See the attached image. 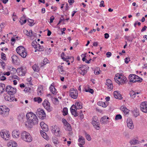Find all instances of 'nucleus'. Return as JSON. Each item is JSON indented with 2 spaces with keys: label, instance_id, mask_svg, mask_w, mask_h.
Here are the masks:
<instances>
[{
  "label": "nucleus",
  "instance_id": "nucleus-23",
  "mask_svg": "<svg viewBox=\"0 0 147 147\" xmlns=\"http://www.w3.org/2000/svg\"><path fill=\"white\" fill-rule=\"evenodd\" d=\"M12 133L13 137L16 138L19 137L20 135V132L16 130L13 131Z\"/></svg>",
  "mask_w": 147,
  "mask_h": 147
},
{
  "label": "nucleus",
  "instance_id": "nucleus-39",
  "mask_svg": "<svg viewBox=\"0 0 147 147\" xmlns=\"http://www.w3.org/2000/svg\"><path fill=\"white\" fill-rule=\"evenodd\" d=\"M97 105L100 106H101L103 107H107L105 103L102 101H99L98 102Z\"/></svg>",
  "mask_w": 147,
  "mask_h": 147
},
{
  "label": "nucleus",
  "instance_id": "nucleus-13",
  "mask_svg": "<svg viewBox=\"0 0 147 147\" xmlns=\"http://www.w3.org/2000/svg\"><path fill=\"white\" fill-rule=\"evenodd\" d=\"M140 109L142 112L145 113H147V103L146 102H142L140 104Z\"/></svg>",
  "mask_w": 147,
  "mask_h": 147
},
{
  "label": "nucleus",
  "instance_id": "nucleus-2",
  "mask_svg": "<svg viewBox=\"0 0 147 147\" xmlns=\"http://www.w3.org/2000/svg\"><path fill=\"white\" fill-rule=\"evenodd\" d=\"M82 108V105L81 103L79 102H76L75 105H73L72 106L70 110L71 114L74 115L75 117H76L78 115V113H77L76 110Z\"/></svg>",
  "mask_w": 147,
  "mask_h": 147
},
{
  "label": "nucleus",
  "instance_id": "nucleus-64",
  "mask_svg": "<svg viewBox=\"0 0 147 147\" xmlns=\"http://www.w3.org/2000/svg\"><path fill=\"white\" fill-rule=\"evenodd\" d=\"M107 57H109L111 55V52H108L106 53Z\"/></svg>",
  "mask_w": 147,
  "mask_h": 147
},
{
  "label": "nucleus",
  "instance_id": "nucleus-17",
  "mask_svg": "<svg viewBox=\"0 0 147 147\" xmlns=\"http://www.w3.org/2000/svg\"><path fill=\"white\" fill-rule=\"evenodd\" d=\"M54 84L52 83L50 86L49 89L50 91L53 95H55L57 93V90L54 86Z\"/></svg>",
  "mask_w": 147,
  "mask_h": 147
},
{
  "label": "nucleus",
  "instance_id": "nucleus-48",
  "mask_svg": "<svg viewBox=\"0 0 147 147\" xmlns=\"http://www.w3.org/2000/svg\"><path fill=\"white\" fill-rule=\"evenodd\" d=\"M27 21L29 23V24H28L30 26H32L34 25L33 24L34 21L33 20L28 19Z\"/></svg>",
  "mask_w": 147,
  "mask_h": 147
},
{
  "label": "nucleus",
  "instance_id": "nucleus-41",
  "mask_svg": "<svg viewBox=\"0 0 147 147\" xmlns=\"http://www.w3.org/2000/svg\"><path fill=\"white\" fill-rule=\"evenodd\" d=\"M129 143L131 145H135L138 144V140L136 139H133L129 141Z\"/></svg>",
  "mask_w": 147,
  "mask_h": 147
},
{
  "label": "nucleus",
  "instance_id": "nucleus-16",
  "mask_svg": "<svg viewBox=\"0 0 147 147\" xmlns=\"http://www.w3.org/2000/svg\"><path fill=\"white\" fill-rule=\"evenodd\" d=\"M118 78L119 79H121V80L120 81V84L122 85L126 82L127 80L126 77L123 76H122L121 74H119V77Z\"/></svg>",
  "mask_w": 147,
  "mask_h": 147
},
{
  "label": "nucleus",
  "instance_id": "nucleus-14",
  "mask_svg": "<svg viewBox=\"0 0 147 147\" xmlns=\"http://www.w3.org/2000/svg\"><path fill=\"white\" fill-rule=\"evenodd\" d=\"M127 126L130 129H133L134 127V125L132 120L130 118H128L127 119Z\"/></svg>",
  "mask_w": 147,
  "mask_h": 147
},
{
  "label": "nucleus",
  "instance_id": "nucleus-54",
  "mask_svg": "<svg viewBox=\"0 0 147 147\" xmlns=\"http://www.w3.org/2000/svg\"><path fill=\"white\" fill-rule=\"evenodd\" d=\"M138 78H136L135 81H136V82H141L142 81V79L139 77Z\"/></svg>",
  "mask_w": 147,
  "mask_h": 147
},
{
  "label": "nucleus",
  "instance_id": "nucleus-59",
  "mask_svg": "<svg viewBox=\"0 0 147 147\" xmlns=\"http://www.w3.org/2000/svg\"><path fill=\"white\" fill-rule=\"evenodd\" d=\"M54 19H55V18L54 17V16H52L50 17V23H52L53 22V21L54 20Z\"/></svg>",
  "mask_w": 147,
  "mask_h": 147
},
{
  "label": "nucleus",
  "instance_id": "nucleus-31",
  "mask_svg": "<svg viewBox=\"0 0 147 147\" xmlns=\"http://www.w3.org/2000/svg\"><path fill=\"white\" fill-rule=\"evenodd\" d=\"M24 18L25 19V16H23L20 19V22L21 23V24L22 25H23V24H25L26 22V19H25L24 20H23V19Z\"/></svg>",
  "mask_w": 147,
  "mask_h": 147
},
{
  "label": "nucleus",
  "instance_id": "nucleus-20",
  "mask_svg": "<svg viewBox=\"0 0 147 147\" xmlns=\"http://www.w3.org/2000/svg\"><path fill=\"white\" fill-rule=\"evenodd\" d=\"M114 96L117 99H121L122 97L120 94L117 91H115L114 92Z\"/></svg>",
  "mask_w": 147,
  "mask_h": 147
},
{
  "label": "nucleus",
  "instance_id": "nucleus-10",
  "mask_svg": "<svg viewBox=\"0 0 147 147\" xmlns=\"http://www.w3.org/2000/svg\"><path fill=\"white\" fill-rule=\"evenodd\" d=\"M17 73L19 76H23L25 75L26 71V67H21L17 68Z\"/></svg>",
  "mask_w": 147,
  "mask_h": 147
},
{
  "label": "nucleus",
  "instance_id": "nucleus-12",
  "mask_svg": "<svg viewBox=\"0 0 147 147\" xmlns=\"http://www.w3.org/2000/svg\"><path fill=\"white\" fill-rule=\"evenodd\" d=\"M0 135L1 137L5 140H8L9 139L10 134L9 132L5 130V131L3 130L0 132Z\"/></svg>",
  "mask_w": 147,
  "mask_h": 147
},
{
  "label": "nucleus",
  "instance_id": "nucleus-5",
  "mask_svg": "<svg viewBox=\"0 0 147 147\" xmlns=\"http://www.w3.org/2000/svg\"><path fill=\"white\" fill-rule=\"evenodd\" d=\"M5 91L9 95H13L16 93V88L12 87L11 86L8 85L5 88Z\"/></svg>",
  "mask_w": 147,
  "mask_h": 147
},
{
  "label": "nucleus",
  "instance_id": "nucleus-8",
  "mask_svg": "<svg viewBox=\"0 0 147 147\" xmlns=\"http://www.w3.org/2000/svg\"><path fill=\"white\" fill-rule=\"evenodd\" d=\"M42 104L44 107L48 112H50L52 111V108L50 106V104L47 100L45 99L43 102Z\"/></svg>",
  "mask_w": 147,
  "mask_h": 147
},
{
  "label": "nucleus",
  "instance_id": "nucleus-25",
  "mask_svg": "<svg viewBox=\"0 0 147 147\" xmlns=\"http://www.w3.org/2000/svg\"><path fill=\"white\" fill-rule=\"evenodd\" d=\"M120 109L126 115L128 114L129 112V110H128L126 107L124 106H121V107Z\"/></svg>",
  "mask_w": 147,
  "mask_h": 147
},
{
  "label": "nucleus",
  "instance_id": "nucleus-49",
  "mask_svg": "<svg viewBox=\"0 0 147 147\" xmlns=\"http://www.w3.org/2000/svg\"><path fill=\"white\" fill-rule=\"evenodd\" d=\"M57 126L56 125H54L53 126L51 127V129L52 133H53L54 132V131H55L57 128Z\"/></svg>",
  "mask_w": 147,
  "mask_h": 147
},
{
  "label": "nucleus",
  "instance_id": "nucleus-51",
  "mask_svg": "<svg viewBox=\"0 0 147 147\" xmlns=\"http://www.w3.org/2000/svg\"><path fill=\"white\" fill-rule=\"evenodd\" d=\"M85 136L86 138V139L88 141H90L91 140V138L90 135L87 134V133L85 132Z\"/></svg>",
  "mask_w": 147,
  "mask_h": 147
},
{
  "label": "nucleus",
  "instance_id": "nucleus-57",
  "mask_svg": "<svg viewBox=\"0 0 147 147\" xmlns=\"http://www.w3.org/2000/svg\"><path fill=\"white\" fill-rule=\"evenodd\" d=\"M86 92H89L90 93L92 94H93L94 91V90L91 88H90L88 89V90H86Z\"/></svg>",
  "mask_w": 147,
  "mask_h": 147
},
{
  "label": "nucleus",
  "instance_id": "nucleus-9",
  "mask_svg": "<svg viewBox=\"0 0 147 147\" xmlns=\"http://www.w3.org/2000/svg\"><path fill=\"white\" fill-rule=\"evenodd\" d=\"M36 113L38 117L41 119H43L46 117V114L44 111L43 109H38Z\"/></svg>",
  "mask_w": 147,
  "mask_h": 147
},
{
  "label": "nucleus",
  "instance_id": "nucleus-44",
  "mask_svg": "<svg viewBox=\"0 0 147 147\" xmlns=\"http://www.w3.org/2000/svg\"><path fill=\"white\" fill-rule=\"evenodd\" d=\"M52 141L56 146L59 143V142L56 138H52Z\"/></svg>",
  "mask_w": 147,
  "mask_h": 147
},
{
  "label": "nucleus",
  "instance_id": "nucleus-11",
  "mask_svg": "<svg viewBox=\"0 0 147 147\" xmlns=\"http://www.w3.org/2000/svg\"><path fill=\"white\" fill-rule=\"evenodd\" d=\"M69 95L72 98L76 99L78 96V92L76 89L72 88L69 90Z\"/></svg>",
  "mask_w": 147,
  "mask_h": 147
},
{
  "label": "nucleus",
  "instance_id": "nucleus-26",
  "mask_svg": "<svg viewBox=\"0 0 147 147\" xmlns=\"http://www.w3.org/2000/svg\"><path fill=\"white\" fill-rule=\"evenodd\" d=\"M25 117V115L24 113H22L20 114L18 116V119L19 120L21 121H23V119Z\"/></svg>",
  "mask_w": 147,
  "mask_h": 147
},
{
  "label": "nucleus",
  "instance_id": "nucleus-29",
  "mask_svg": "<svg viewBox=\"0 0 147 147\" xmlns=\"http://www.w3.org/2000/svg\"><path fill=\"white\" fill-rule=\"evenodd\" d=\"M134 115L135 117H136L139 115V110L137 108L135 109L132 112Z\"/></svg>",
  "mask_w": 147,
  "mask_h": 147
},
{
  "label": "nucleus",
  "instance_id": "nucleus-40",
  "mask_svg": "<svg viewBox=\"0 0 147 147\" xmlns=\"http://www.w3.org/2000/svg\"><path fill=\"white\" fill-rule=\"evenodd\" d=\"M32 68L36 72H38L39 71V68L38 66L36 65H34L32 66Z\"/></svg>",
  "mask_w": 147,
  "mask_h": 147
},
{
  "label": "nucleus",
  "instance_id": "nucleus-1",
  "mask_svg": "<svg viewBox=\"0 0 147 147\" xmlns=\"http://www.w3.org/2000/svg\"><path fill=\"white\" fill-rule=\"evenodd\" d=\"M26 117L27 121L25 122V125L27 127L32 128L33 126L38 123V120L37 117L32 112H30L27 113Z\"/></svg>",
  "mask_w": 147,
  "mask_h": 147
},
{
  "label": "nucleus",
  "instance_id": "nucleus-3",
  "mask_svg": "<svg viewBox=\"0 0 147 147\" xmlns=\"http://www.w3.org/2000/svg\"><path fill=\"white\" fill-rule=\"evenodd\" d=\"M21 138L27 142H30L32 140V138L30 135L25 131L22 133Z\"/></svg>",
  "mask_w": 147,
  "mask_h": 147
},
{
  "label": "nucleus",
  "instance_id": "nucleus-27",
  "mask_svg": "<svg viewBox=\"0 0 147 147\" xmlns=\"http://www.w3.org/2000/svg\"><path fill=\"white\" fill-rule=\"evenodd\" d=\"M64 128L66 130L70 131L72 129L70 124L68 123L65 125Z\"/></svg>",
  "mask_w": 147,
  "mask_h": 147
},
{
  "label": "nucleus",
  "instance_id": "nucleus-24",
  "mask_svg": "<svg viewBox=\"0 0 147 147\" xmlns=\"http://www.w3.org/2000/svg\"><path fill=\"white\" fill-rule=\"evenodd\" d=\"M5 85L2 83H0V94H1L5 91Z\"/></svg>",
  "mask_w": 147,
  "mask_h": 147
},
{
  "label": "nucleus",
  "instance_id": "nucleus-62",
  "mask_svg": "<svg viewBox=\"0 0 147 147\" xmlns=\"http://www.w3.org/2000/svg\"><path fill=\"white\" fill-rule=\"evenodd\" d=\"M64 53L63 52L61 54V57L64 60H65L67 58H65V57H64Z\"/></svg>",
  "mask_w": 147,
  "mask_h": 147
},
{
  "label": "nucleus",
  "instance_id": "nucleus-43",
  "mask_svg": "<svg viewBox=\"0 0 147 147\" xmlns=\"http://www.w3.org/2000/svg\"><path fill=\"white\" fill-rule=\"evenodd\" d=\"M78 141L80 143H82L83 142H84V143H85L84 138L82 136H79V138L78 140Z\"/></svg>",
  "mask_w": 147,
  "mask_h": 147
},
{
  "label": "nucleus",
  "instance_id": "nucleus-42",
  "mask_svg": "<svg viewBox=\"0 0 147 147\" xmlns=\"http://www.w3.org/2000/svg\"><path fill=\"white\" fill-rule=\"evenodd\" d=\"M12 61L13 63H16L18 59V57L16 55H13L11 57Z\"/></svg>",
  "mask_w": 147,
  "mask_h": 147
},
{
  "label": "nucleus",
  "instance_id": "nucleus-52",
  "mask_svg": "<svg viewBox=\"0 0 147 147\" xmlns=\"http://www.w3.org/2000/svg\"><path fill=\"white\" fill-rule=\"evenodd\" d=\"M48 60L47 58H45L43 61V63H41V65L42 66L43 65H45L48 62L47 61H48Z\"/></svg>",
  "mask_w": 147,
  "mask_h": 147
},
{
  "label": "nucleus",
  "instance_id": "nucleus-61",
  "mask_svg": "<svg viewBox=\"0 0 147 147\" xmlns=\"http://www.w3.org/2000/svg\"><path fill=\"white\" fill-rule=\"evenodd\" d=\"M104 1H101L100 2V4L99 5V6L100 7H105V5H104Z\"/></svg>",
  "mask_w": 147,
  "mask_h": 147
},
{
  "label": "nucleus",
  "instance_id": "nucleus-32",
  "mask_svg": "<svg viewBox=\"0 0 147 147\" xmlns=\"http://www.w3.org/2000/svg\"><path fill=\"white\" fill-rule=\"evenodd\" d=\"M19 54L23 58H25L27 55V52L26 50H25V51H24L22 53H20Z\"/></svg>",
  "mask_w": 147,
  "mask_h": 147
},
{
  "label": "nucleus",
  "instance_id": "nucleus-37",
  "mask_svg": "<svg viewBox=\"0 0 147 147\" xmlns=\"http://www.w3.org/2000/svg\"><path fill=\"white\" fill-rule=\"evenodd\" d=\"M129 94L130 97L132 98H134L136 97L135 92L133 90L129 92Z\"/></svg>",
  "mask_w": 147,
  "mask_h": 147
},
{
  "label": "nucleus",
  "instance_id": "nucleus-34",
  "mask_svg": "<svg viewBox=\"0 0 147 147\" xmlns=\"http://www.w3.org/2000/svg\"><path fill=\"white\" fill-rule=\"evenodd\" d=\"M34 100L35 102H37L39 103H40L42 101V98L40 97L34 98Z\"/></svg>",
  "mask_w": 147,
  "mask_h": 147
},
{
  "label": "nucleus",
  "instance_id": "nucleus-7",
  "mask_svg": "<svg viewBox=\"0 0 147 147\" xmlns=\"http://www.w3.org/2000/svg\"><path fill=\"white\" fill-rule=\"evenodd\" d=\"M92 123L94 128L96 130H99L100 128L99 123L97 116H94L92 118Z\"/></svg>",
  "mask_w": 147,
  "mask_h": 147
},
{
  "label": "nucleus",
  "instance_id": "nucleus-35",
  "mask_svg": "<svg viewBox=\"0 0 147 147\" xmlns=\"http://www.w3.org/2000/svg\"><path fill=\"white\" fill-rule=\"evenodd\" d=\"M60 129L57 126L56 129L55 130V131L53 133L56 136H59V135Z\"/></svg>",
  "mask_w": 147,
  "mask_h": 147
},
{
  "label": "nucleus",
  "instance_id": "nucleus-63",
  "mask_svg": "<svg viewBox=\"0 0 147 147\" xmlns=\"http://www.w3.org/2000/svg\"><path fill=\"white\" fill-rule=\"evenodd\" d=\"M62 122L63 123L64 125L68 123L67 121H66V120L64 119H62Z\"/></svg>",
  "mask_w": 147,
  "mask_h": 147
},
{
  "label": "nucleus",
  "instance_id": "nucleus-50",
  "mask_svg": "<svg viewBox=\"0 0 147 147\" xmlns=\"http://www.w3.org/2000/svg\"><path fill=\"white\" fill-rule=\"evenodd\" d=\"M122 117L120 114H118L116 115L115 119L116 120L121 119H122Z\"/></svg>",
  "mask_w": 147,
  "mask_h": 147
},
{
  "label": "nucleus",
  "instance_id": "nucleus-6",
  "mask_svg": "<svg viewBox=\"0 0 147 147\" xmlns=\"http://www.w3.org/2000/svg\"><path fill=\"white\" fill-rule=\"evenodd\" d=\"M89 68V67H87L86 65H80L78 67V71L79 73L84 76L86 73L87 70Z\"/></svg>",
  "mask_w": 147,
  "mask_h": 147
},
{
  "label": "nucleus",
  "instance_id": "nucleus-38",
  "mask_svg": "<svg viewBox=\"0 0 147 147\" xmlns=\"http://www.w3.org/2000/svg\"><path fill=\"white\" fill-rule=\"evenodd\" d=\"M107 121L106 116H104L101 118L100 120V122L101 123H104Z\"/></svg>",
  "mask_w": 147,
  "mask_h": 147
},
{
  "label": "nucleus",
  "instance_id": "nucleus-60",
  "mask_svg": "<svg viewBox=\"0 0 147 147\" xmlns=\"http://www.w3.org/2000/svg\"><path fill=\"white\" fill-rule=\"evenodd\" d=\"M58 67V70L60 72V73L63 71L62 66H59Z\"/></svg>",
  "mask_w": 147,
  "mask_h": 147
},
{
  "label": "nucleus",
  "instance_id": "nucleus-19",
  "mask_svg": "<svg viewBox=\"0 0 147 147\" xmlns=\"http://www.w3.org/2000/svg\"><path fill=\"white\" fill-rule=\"evenodd\" d=\"M25 48L22 46H19L16 49V51L17 53L19 54L22 52L25 51Z\"/></svg>",
  "mask_w": 147,
  "mask_h": 147
},
{
  "label": "nucleus",
  "instance_id": "nucleus-30",
  "mask_svg": "<svg viewBox=\"0 0 147 147\" xmlns=\"http://www.w3.org/2000/svg\"><path fill=\"white\" fill-rule=\"evenodd\" d=\"M43 88L42 86H39L37 89L38 94L39 96H41L42 94Z\"/></svg>",
  "mask_w": 147,
  "mask_h": 147
},
{
  "label": "nucleus",
  "instance_id": "nucleus-15",
  "mask_svg": "<svg viewBox=\"0 0 147 147\" xmlns=\"http://www.w3.org/2000/svg\"><path fill=\"white\" fill-rule=\"evenodd\" d=\"M139 76L135 74H130L129 76V79L130 82H136V81H135L136 78H138Z\"/></svg>",
  "mask_w": 147,
  "mask_h": 147
},
{
  "label": "nucleus",
  "instance_id": "nucleus-4",
  "mask_svg": "<svg viewBox=\"0 0 147 147\" xmlns=\"http://www.w3.org/2000/svg\"><path fill=\"white\" fill-rule=\"evenodd\" d=\"M9 109L5 106L0 107V113L3 116L6 117L9 114Z\"/></svg>",
  "mask_w": 147,
  "mask_h": 147
},
{
  "label": "nucleus",
  "instance_id": "nucleus-28",
  "mask_svg": "<svg viewBox=\"0 0 147 147\" xmlns=\"http://www.w3.org/2000/svg\"><path fill=\"white\" fill-rule=\"evenodd\" d=\"M40 134L41 136L45 139L47 140L49 139V136L47 135L46 133L43 131H40Z\"/></svg>",
  "mask_w": 147,
  "mask_h": 147
},
{
  "label": "nucleus",
  "instance_id": "nucleus-21",
  "mask_svg": "<svg viewBox=\"0 0 147 147\" xmlns=\"http://www.w3.org/2000/svg\"><path fill=\"white\" fill-rule=\"evenodd\" d=\"M10 95H9V96H7L5 97L4 99L6 100L9 102H11L14 101V99H15V100L16 101V99L14 97L11 96H10Z\"/></svg>",
  "mask_w": 147,
  "mask_h": 147
},
{
  "label": "nucleus",
  "instance_id": "nucleus-47",
  "mask_svg": "<svg viewBox=\"0 0 147 147\" xmlns=\"http://www.w3.org/2000/svg\"><path fill=\"white\" fill-rule=\"evenodd\" d=\"M37 43V42L35 40H34L32 41V46L35 48H37V45H36Z\"/></svg>",
  "mask_w": 147,
  "mask_h": 147
},
{
  "label": "nucleus",
  "instance_id": "nucleus-36",
  "mask_svg": "<svg viewBox=\"0 0 147 147\" xmlns=\"http://www.w3.org/2000/svg\"><path fill=\"white\" fill-rule=\"evenodd\" d=\"M119 74H118L115 75L114 80L117 83H118L119 84H120V81L118 78V77H119Z\"/></svg>",
  "mask_w": 147,
  "mask_h": 147
},
{
  "label": "nucleus",
  "instance_id": "nucleus-55",
  "mask_svg": "<svg viewBox=\"0 0 147 147\" xmlns=\"http://www.w3.org/2000/svg\"><path fill=\"white\" fill-rule=\"evenodd\" d=\"M1 59L3 60H6V57L5 55L3 53H1Z\"/></svg>",
  "mask_w": 147,
  "mask_h": 147
},
{
  "label": "nucleus",
  "instance_id": "nucleus-33",
  "mask_svg": "<svg viewBox=\"0 0 147 147\" xmlns=\"http://www.w3.org/2000/svg\"><path fill=\"white\" fill-rule=\"evenodd\" d=\"M37 48L35 49L39 51H42L44 50V48L43 47H41L39 44H38Z\"/></svg>",
  "mask_w": 147,
  "mask_h": 147
},
{
  "label": "nucleus",
  "instance_id": "nucleus-45",
  "mask_svg": "<svg viewBox=\"0 0 147 147\" xmlns=\"http://www.w3.org/2000/svg\"><path fill=\"white\" fill-rule=\"evenodd\" d=\"M63 115H66L68 114V109L67 108H64L63 110Z\"/></svg>",
  "mask_w": 147,
  "mask_h": 147
},
{
  "label": "nucleus",
  "instance_id": "nucleus-56",
  "mask_svg": "<svg viewBox=\"0 0 147 147\" xmlns=\"http://www.w3.org/2000/svg\"><path fill=\"white\" fill-rule=\"evenodd\" d=\"M107 88L109 90L111 91L112 90L113 88V85L111 84L110 85H107Z\"/></svg>",
  "mask_w": 147,
  "mask_h": 147
},
{
  "label": "nucleus",
  "instance_id": "nucleus-18",
  "mask_svg": "<svg viewBox=\"0 0 147 147\" xmlns=\"http://www.w3.org/2000/svg\"><path fill=\"white\" fill-rule=\"evenodd\" d=\"M40 125L42 130L45 131H47L48 130V126L47 124H45L44 122H41L40 123Z\"/></svg>",
  "mask_w": 147,
  "mask_h": 147
},
{
  "label": "nucleus",
  "instance_id": "nucleus-53",
  "mask_svg": "<svg viewBox=\"0 0 147 147\" xmlns=\"http://www.w3.org/2000/svg\"><path fill=\"white\" fill-rule=\"evenodd\" d=\"M107 85H110L111 84H113L112 83V82L111 80L109 79H107Z\"/></svg>",
  "mask_w": 147,
  "mask_h": 147
},
{
  "label": "nucleus",
  "instance_id": "nucleus-46",
  "mask_svg": "<svg viewBox=\"0 0 147 147\" xmlns=\"http://www.w3.org/2000/svg\"><path fill=\"white\" fill-rule=\"evenodd\" d=\"M6 79V77L3 76V74L2 72H0V80H4Z\"/></svg>",
  "mask_w": 147,
  "mask_h": 147
},
{
  "label": "nucleus",
  "instance_id": "nucleus-22",
  "mask_svg": "<svg viewBox=\"0 0 147 147\" xmlns=\"http://www.w3.org/2000/svg\"><path fill=\"white\" fill-rule=\"evenodd\" d=\"M24 32L25 34L27 36L31 37L32 36V32L31 30H29V31L27 30H24Z\"/></svg>",
  "mask_w": 147,
  "mask_h": 147
},
{
  "label": "nucleus",
  "instance_id": "nucleus-58",
  "mask_svg": "<svg viewBox=\"0 0 147 147\" xmlns=\"http://www.w3.org/2000/svg\"><path fill=\"white\" fill-rule=\"evenodd\" d=\"M11 144L13 147H16L17 146V144L14 141H11Z\"/></svg>",
  "mask_w": 147,
  "mask_h": 147
}]
</instances>
